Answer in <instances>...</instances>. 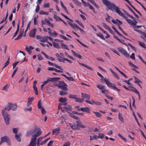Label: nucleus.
<instances>
[{
    "label": "nucleus",
    "mask_w": 146,
    "mask_h": 146,
    "mask_svg": "<svg viewBox=\"0 0 146 146\" xmlns=\"http://www.w3.org/2000/svg\"><path fill=\"white\" fill-rule=\"evenodd\" d=\"M75 21L77 22L78 24L81 27H82L83 28H84V26L82 23L80 21H79L78 20H76Z\"/></svg>",
    "instance_id": "obj_50"
},
{
    "label": "nucleus",
    "mask_w": 146,
    "mask_h": 146,
    "mask_svg": "<svg viewBox=\"0 0 146 146\" xmlns=\"http://www.w3.org/2000/svg\"><path fill=\"white\" fill-rule=\"evenodd\" d=\"M107 16L108 17H106V20L108 22L110 23V20H111L112 17L109 16L108 14H107Z\"/></svg>",
    "instance_id": "obj_40"
},
{
    "label": "nucleus",
    "mask_w": 146,
    "mask_h": 146,
    "mask_svg": "<svg viewBox=\"0 0 146 146\" xmlns=\"http://www.w3.org/2000/svg\"><path fill=\"white\" fill-rule=\"evenodd\" d=\"M126 21L130 25H132L133 23V21H132L129 19H127Z\"/></svg>",
    "instance_id": "obj_62"
},
{
    "label": "nucleus",
    "mask_w": 146,
    "mask_h": 146,
    "mask_svg": "<svg viewBox=\"0 0 146 146\" xmlns=\"http://www.w3.org/2000/svg\"><path fill=\"white\" fill-rule=\"evenodd\" d=\"M48 36H44L41 38L40 41L42 42H46L48 40Z\"/></svg>",
    "instance_id": "obj_30"
},
{
    "label": "nucleus",
    "mask_w": 146,
    "mask_h": 146,
    "mask_svg": "<svg viewBox=\"0 0 146 146\" xmlns=\"http://www.w3.org/2000/svg\"><path fill=\"white\" fill-rule=\"evenodd\" d=\"M78 62L79 63V64H80V65H82V66L86 67V68H87L90 69V70H92V71H94V70L91 67H89V66H88L87 65L85 64H84L83 63H81L80 62H79L78 61Z\"/></svg>",
    "instance_id": "obj_21"
},
{
    "label": "nucleus",
    "mask_w": 146,
    "mask_h": 146,
    "mask_svg": "<svg viewBox=\"0 0 146 146\" xmlns=\"http://www.w3.org/2000/svg\"><path fill=\"white\" fill-rule=\"evenodd\" d=\"M118 118L123 123L124 122V119L123 118V116H122V115H121L120 113L119 112L118 113Z\"/></svg>",
    "instance_id": "obj_27"
},
{
    "label": "nucleus",
    "mask_w": 146,
    "mask_h": 146,
    "mask_svg": "<svg viewBox=\"0 0 146 146\" xmlns=\"http://www.w3.org/2000/svg\"><path fill=\"white\" fill-rule=\"evenodd\" d=\"M117 13H118L120 15L123 17L126 20V21L127 20V19H128V17L127 16H125L123 13H122L120 11L119 9L118 11L117 12Z\"/></svg>",
    "instance_id": "obj_18"
},
{
    "label": "nucleus",
    "mask_w": 146,
    "mask_h": 146,
    "mask_svg": "<svg viewBox=\"0 0 146 146\" xmlns=\"http://www.w3.org/2000/svg\"><path fill=\"white\" fill-rule=\"evenodd\" d=\"M13 130L14 133L16 134L17 133L18 129L16 128H13Z\"/></svg>",
    "instance_id": "obj_60"
},
{
    "label": "nucleus",
    "mask_w": 146,
    "mask_h": 146,
    "mask_svg": "<svg viewBox=\"0 0 146 146\" xmlns=\"http://www.w3.org/2000/svg\"><path fill=\"white\" fill-rule=\"evenodd\" d=\"M70 143L69 142H67L63 146H70Z\"/></svg>",
    "instance_id": "obj_64"
},
{
    "label": "nucleus",
    "mask_w": 146,
    "mask_h": 146,
    "mask_svg": "<svg viewBox=\"0 0 146 146\" xmlns=\"http://www.w3.org/2000/svg\"><path fill=\"white\" fill-rule=\"evenodd\" d=\"M75 101L76 102L79 103H82L84 101V100L80 98H77V97H76V98L75 99Z\"/></svg>",
    "instance_id": "obj_32"
},
{
    "label": "nucleus",
    "mask_w": 146,
    "mask_h": 146,
    "mask_svg": "<svg viewBox=\"0 0 146 146\" xmlns=\"http://www.w3.org/2000/svg\"><path fill=\"white\" fill-rule=\"evenodd\" d=\"M34 90L36 95H38V92L37 88L36 87H33Z\"/></svg>",
    "instance_id": "obj_52"
},
{
    "label": "nucleus",
    "mask_w": 146,
    "mask_h": 146,
    "mask_svg": "<svg viewBox=\"0 0 146 146\" xmlns=\"http://www.w3.org/2000/svg\"><path fill=\"white\" fill-rule=\"evenodd\" d=\"M138 43L140 46H141L144 48H146V45L144 42L139 41H138Z\"/></svg>",
    "instance_id": "obj_31"
},
{
    "label": "nucleus",
    "mask_w": 146,
    "mask_h": 146,
    "mask_svg": "<svg viewBox=\"0 0 146 146\" xmlns=\"http://www.w3.org/2000/svg\"><path fill=\"white\" fill-rule=\"evenodd\" d=\"M93 112L96 114V116L98 117H100L102 115L99 112L95 111H93Z\"/></svg>",
    "instance_id": "obj_46"
},
{
    "label": "nucleus",
    "mask_w": 146,
    "mask_h": 146,
    "mask_svg": "<svg viewBox=\"0 0 146 146\" xmlns=\"http://www.w3.org/2000/svg\"><path fill=\"white\" fill-rule=\"evenodd\" d=\"M69 115L70 116L73 117L74 119H78V118L74 114L72 113H69Z\"/></svg>",
    "instance_id": "obj_34"
},
{
    "label": "nucleus",
    "mask_w": 146,
    "mask_h": 146,
    "mask_svg": "<svg viewBox=\"0 0 146 146\" xmlns=\"http://www.w3.org/2000/svg\"><path fill=\"white\" fill-rule=\"evenodd\" d=\"M66 79L69 81H74V79L72 77H66Z\"/></svg>",
    "instance_id": "obj_61"
},
{
    "label": "nucleus",
    "mask_w": 146,
    "mask_h": 146,
    "mask_svg": "<svg viewBox=\"0 0 146 146\" xmlns=\"http://www.w3.org/2000/svg\"><path fill=\"white\" fill-rule=\"evenodd\" d=\"M135 81L134 82L136 84H138L139 83V82H141V81L138 78H137L136 77H135Z\"/></svg>",
    "instance_id": "obj_58"
},
{
    "label": "nucleus",
    "mask_w": 146,
    "mask_h": 146,
    "mask_svg": "<svg viewBox=\"0 0 146 146\" xmlns=\"http://www.w3.org/2000/svg\"><path fill=\"white\" fill-rule=\"evenodd\" d=\"M36 144L31 141L29 145L27 146H36Z\"/></svg>",
    "instance_id": "obj_59"
},
{
    "label": "nucleus",
    "mask_w": 146,
    "mask_h": 146,
    "mask_svg": "<svg viewBox=\"0 0 146 146\" xmlns=\"http://www.w3.org/2000/svg\"><path fill=\"white\" fill-rule=\"evenodd\" d=\"M17 108V105L16 104H12L8 103L2 111V115L4 117L6 124L9 125V124L10 116L6 112V110L9 111L10 110L13 111H15Z\"/></svg>",
    "instance_id": "obj_1"
},
{
    "label": "nucleus",
    "mask_w": 146,
    "mask_h": 146,
    "mask_svg": "<svg viewBox=\"0 0 146 146\" xmlns=\"http://www.w3.org/2000/svg\"><path fill=\"white\" fill-rule=\"evenodd\" d=\"M19 23L18 22L17 24V29L16 31L15 32V33L14 35L13 36V37H15L16 35L17 34L18 31L19 30Z\"/></svg>",
    "instance_id": "obj_25"
},
{
    "label": "nucleus",
    "mask_w": 146,
    "mask_h": 146,
    "mask_svg": "<svg viewBox=\"0 0 146 146\" xmlns=\"http://www.w3.org/2000/svg\"><path fill=\"white\" fill-rule=\"evenodd\" d=\"M60 79V78H53L52 80L53 82L55 81H57Z\"/></svg>",
    "instance_id": "obj_56"
},
{
    "label": "nucleus",
    "mask_w": 146,
    "mask_h": 146,
    "mask_svg": "<svg viewBox=\"0 0 146 146\" xmlns=\"http://www.w3.org/2000/svg\"><path fill=\"white\" fill-rule=\"evenodd\" d=\"M134 31H136L138 33L140 34H141L143 35L144 36H143L142 35L141 36V37L144 40L146 41V39L145 38V37L146 38V33L144 32H142L141 31L139 30H137L136 29H134Z\"/></svg>",
    "instance_id": "obj_7"
},
{
    "label": "nucleus",
    "mask_w": 146,
    "mask_h": 146,
    "mask_svg": "<svg viewBox=\"0 0 146 146\" xmlns=\"http://www.w3.org/2000/svg\"><path fill=\"white\" fill-rule=\"evenodd\" d=\"M103 80L106 82L108 87L114 88L115 85V84H113L106 78L104 79Z\"/></svg>",
    "instance_id": "obj_9"
},
{
    "label": "nucleus",
    "mask_w": 146,
    "mask_h": 146,
    "mask_svg": "<svg viewBox=\"0 0 146 146\" xmlns=\"http://www.w3.org/2000/svg\"><path fill=\"white\" fill-rule=\"evenodd\" d=\"M82 98L83 99H89L90 98V96L89 94H86L82 93Z\"/></svg>",
    "instance_id": "obj_12"
},
{
    "label": "nucleus",
    "mask_w": 146,
    "mask_h": 146,
    "mask_svg": "<svg viewBox=\"0 0 146 146\" xmlns=\"http://www.w3.org/2000/svg\"><path fill=\"white\" fill-rule=\"evenodd\" d=\"M97 27L100 29L102 31V32L104 33H106V32L104 30L100 27L99 25H97Z\"/></svg>",
    "instance_id": "obj_51"
},
{
    "label": "nucleus",
    "mask_w": 146,
    "mask_h": 146,
    "mask_svg": "<svg viewBox=\"0 0 146 146\" xmlns=\"http://www.w3.org/2000/svg\"><path fill=\"white\" fill-rule=\"evenodd\" d=\"M58 60L60 62H64V59L65 58H64L60 56L58 58H57Z\"/></svg>",
    "instance_id": "obj_45"
},
{
    "label": "nucleus",
    "mask_w": 146,
    "mask_h": 146,
    "mask_svg": "<svg viewBox=\"0 0 146 146\" xmlns=\"http://www.w3.org/2000/svg\"><path fill=\"white\" fill-rule=\"evenodd\" d=\"M62 111L63 112L66 111L69 113L72 111V107L71 106L66 105L63 109H62Z\"/></svg>",
    "instance_id": "obj_6"
},
{
    "label": "nucleus",
    "mask_w": 146,
    "mask_h": 146,
    "mask_svg": "<svg viewBox=\"0 0 146 146\" xmlns=\"http://www.w3.org/2000/svg\"><path fill=\"white\" fill-rule=\"evenodd\" d=\"M118 135L125 142H126L127 141V140L126 138L124 137L121 135L120 133H119Z\"/></svg>",
    "instance_id": "obj_44"
},
{
    "label": "nucleus",
    "mask_w": 146,
    "mask_h": 146,
    "mask_svg": "<svg viewBox=\"0 0 146 146\" xmlns=\"http://www.w3.org/2000/svg\"><path fill=\"white\" fill-rule=\"evenodd\" d=\"M4 142L7 143L9 145H10V143L9 142V139L7 137L5 136L1 138V141L0 142V145H1L2 143Z\"/></svg>",
    "instance_id": "obj_8"
},
{
    "label": "nucleus",
    "mask_w": 146,
    "mask_h": 146,
    "mask_svg": "<svg viewBox=\"0 0 146 146\" xmlns=\"http://www.w3.org/2000/svg\"><path fill=\"white\" fill-rule=\"evenodd\" d=\"M112 28L114 31L119 36H123V35L120 34L113 26H112Z\"/></svg>",
    "instance_id": "obj_35"
},
{
    "label": "nucleus",
    "mask_w": 146,
    "mask_h": 146,
    "mask_svg": "<svg viewBox=\"0 0 146 146\" xmlns=\"http://www.w3.org/2000/svg\"><path fill=\"white\" fill-rule=\"evenodd\" d=\"M131 88L129 89V90H131L136 93L138 95L139 98H140V94L138 91L135 88L131 87Z\"/></svg>",
    "instance_id": "obj_13"
},
{
    "label": "nucleus",
    "mask_w": 146,
    "mask_h": 146,
    "mask_svg": "<svg viewBox=\"0 0 146 146\" xmlns=\"http://www.w3.org/2000/svg\"><path fill=\"white\" fill-rule=\"evenodd\" d=\"M39 14L41 15H48V13L46 12H44L41 10L39 12Z\"/></svg>",
    "instance_id": "obj_47"
},
{
    "label": "nucleus",
    "mask_w": 146,
    "mask_h": 146,
    "mask_svg": "<svg viewBox=\"0 0 146 146\" xmlns=\"http://www.w3.org/2000/svg\"><path fill=\"white\" fill-rule=\"evenodd\" d=\"M42 133L41 130H38L36 133L33 135L31 140V141L36 144V137L40 135Z\"/></svg>",
    "instance_id": "obj_4"
},
{
    "label": "nucleus",
    "mask_w": 146,
    "mask_h": 146,
    "mask_svg": "<svg viewBox=\"0 0 146 146\" xmlns=\"http://www.w3.org/2000/svg\"><path fill=\"white\" fill-rule=\"evenodd\" d=\"M104 135L103 133H99L98 135L99 138L103 139L104 138Z\"/></svg>",
    "instance_id": "obj_55"
},
{
    "label": "nucleus",
    "mask_w": 146,
    "mask_h": 146,
    "mask_svg": "<svg viewBox=\"0 0 146 146\" xmlns=\"http://www.w3.org/2000/svg\"><path fill=\"white\" fill-rule=\"evenodd\" d=\"M32 108L30 107L29 108H26L24 109V111L27 112L28 111H32Z\"/></svg>",
    "instance_id": "obj_63"
},
{
    "label": "nucleus",
    "mask_w": 146,
    "mask_h": 146,
    "mask_svg": "<svg viewBox=\"0 0 146 146\" xmlns=\"http://www.w3.org/2000/svg\"><path fill=\"white\" fill-rule=\"evenodd\" d=\"M60 130V128L58 127L52 130V133L53 135H56L58 134Z\"/></svg>",
    "instance_id": "obj_11"
},
{
    "label": "nucleus",
    "mask_w": 146,
    "mask_h": 146,
    "mask_svg": "<svg viewBox=\"0 0 146 146\" xmlns=\"http://www.w3.org/2000/svg\"><path fill=\"white\" fill-rule=\"evenodd\" d=\"M97 35L100 37L101 39H103V40H105V38H104V37L103 36V35L101 33H98L97 34Z\"/></svg>",
    "instance_id": "obj_38"
},
{
    "label": "nucleus",
    "mask_w": 146,
    "mask_h": 146,
    "mask_svg": "<svg viewBox=\"0 0 146 146\" xmlns=\"http://www.w3.org/2000/svg\"><path fill=\"white\" fill-rule=\"evenodd\" d=\"M76 122L77 123V127H80L82 128H85L86 127L85 125L82 124V123L79 121H76Z\"/></svg>",
    "instance_id": "obj_14"
},
{
    "label": "nucleus",
    "mask_w": 146,
    "mask_h": 146,
    "mask_svg": "<svg viewBox=\"0 0 146 146\" xmlns=\"http://www.w3.org/2000/svg\"><path fill=\"white\" fill-rule=\"evenodd\" d=\"M44 20L47 23V24L48 26H50L52 28L54 27L53 24L51 23L48 19H44Z\"/></svg>",
    "instance_id": "obj_19"
},
{
    "label": "nucleus",
    "mask_w": 146,
    "mask_h": 146,
    "mask_svg": "<svg viewBox=\"0 0 146 146\" xmlns=\"http://www.w3.org/2000/svg\"><path fill=\"white\" fill-rule=\"evenodd\" d=\"M97 87L101 90H102L103 89H105V88L104 86L100 84H98L97 85Z\"/></svg>",
    "instance_id": "obj_29"
},
{
    "label": "nucleus",
    "mask_w": 146,
    "mask_h": 146,
    "mask_svg": "<svg viewBox=\"0 0 146 146\" xmlns=\"http://www.w3.org/2000/svg\"><path fill=\"white\" fill-rule=\"evenodd\" d=\"M92 101L93 102V104H95L97 105H100L102 103V102H95L93 100H92Z\"/></svg>",
    "instance_id": "obj_36"
},
{
    "label": "nucleus",
    "mask_w": 146,
    "mask_h": 146,
    "mask_svg": "<svg viewBox=\"0 0 146 146\" xmlns=\"http://www.w3.org/2000/svg\"><path fill=\"white\" fill-rule=\"evenodd\" d=\"M77 96L76 95H73L72 94L69 95V98H71L75 99L76 98Z\"/></svg>",
    "instance_id": "obj_49"
},
{
    "label": "nucleus",
    "mask_w": 146,
    "mask_h": 146,
    "mask_svg": "<svg viewBox=\"0 0 146 146\" xmlns=\"http://www.w3.org/2000/svg\"><path fill=\"white\" fill-rule=\"evenodd\" d=\"M118 50L122 54L124 55L125 56L127 57H129V54L127 52L126 50L123 48L119 47L118 48Z\"/></svg>",
    "instance_id": "obj_5"
},
{
    "label": "nucleus",
    "mask_w": 146,
    "mask_h": 146,
    "mask_svg": "<svg viewBox=\"0 0 146 146\" xmlns=\"http://www.w3.org/2000/svg\"><path fill=\"white\" fill-rule=\"evenodd\" d=\"M59 101L62 103H65L67 101V99L65 98H61L59 99Z\"/></svg>",
    "instance_id": "obj_22"
},
{
    "label": "nucleus",
    "mask_w": 146,
    "mask_h": 146,
    "mask_svg": "<svg viewBox=\"0 0 146 146\" xmlns=\"http://www.w3.org/2000/svg\"><path fill=\"white\" fill-rule=\"evenodd\" d=\"M25 50L27 51L28 52L30 51L31 50L33 49V48L31 46H29V47H27V46H26L25 48Z\"/></svg>",
    "instance_id": "obj_33"
},
{
    "label": "nucleus",
    "mask_w": 146,
    "mask_h": 146,
    "mask_svg": "<svg viewBox=\"0 0 146 146\" xmlns=\"http://www.w3.org/2000/svg\"><path fill=\"white\" fill-rule=\"evenodd\" d=\"M53 44L54 47L57 48H60V46L59 44L56 42H53Z\"/></svg>",
    "instance_id": "obj_24"
},
{
    "label": "nucleus",
    "mask_w": 146,
    "mask_h": 146,
    "mask_svg": "<svg viewBox=\"0 0 146 146\" xmlns=\"http://www.w3.org/2000/svg\"><path fill=\"white\" fill-rule=\"evenodd\" d=\"M67 94V92H65V91H62V90L60 91L59 92V94L60 95H61V96Z\"/></svg>",
    "instance_id": "obj_41"
},
{
    "label": "nucleus",
    "mask_w": 146,
    "mask_h": 146,
    "mask_svg": "<svg viewBox=\"0 0 146 146\" xmlns=\"http://www.w3.org/2000/svg\"><path fill=\"white\" fill-rule=\"evenodd\" d=\"M126 6L129 9V10L134 14V15L137 18H139V16L137 15L133 11V10L127 5H126Z\"/></svg>",
    "instance_id": "obj_20"
},
{
    "label": "nucleus",
    "mask_w": 146,
    "mask_h": 146,
    "mask_svg": "<svg viewBox=\"0 0 146 146\" xmlns=\"http://www.w3.org/2000/svg\"><path fill=\"white\" fill-rule=\"evenodd\" d=\"M54 18L57 21H58L59 20H60L61 19L58 16L56 15H54L53 16Z\"/></svg>",
    "instance_id": "obj_54"
},
{
    "label": "nucleus",
    "mask_w": 146,
    "mask_h": 146,
    "mask_svg": "<svg viewBox=\"0 0 146 146\" xmlns=\"http://www.w3.org/2000/svg\"><path fill=\"white\" fill-rule=\"evenodd\" d=\"M74 55L76 56L77 57L81 59H82V57L81 56V55H80L78 53H76L75 54H74Z\"/></svg>",
    "instance_id": "obj_53"
},
{
    "label": "nucleus",
    "mask_w": 146,
    "mask_h": 146,
    "mask_svg": "<svg viewBox=\"0 0 146 146\" xmlns=\"http://www.w3.org/2000/svg\"><path fill=\"white\" fill-rule=\"evenodd\" d=\"M48 64L52 66H54L56 68H57L61 70L62 69V68H61V67L60 66L58 65H57L56 64L53 63L49 61H48Z\"/></svg>",
    "instance_id": "obj_15"
},
{
    "label": "nucleus",
    "mask_w": 146,
    "mask_h": 146,
    "mask_svg": "<svg viewBox=\"0 0 146 146\" xmlns=\"http://www.w3.org/2000/svg\"><path fill=\"white\" fill-rule=\"evenodd\" d=\"M80 110L83 112H87L88 113H90V109L88 107L82 108Z\"/></svg>",
    "instance_id": "obj_16"
},
{
    "label": "nucleus",
    "mask_w": 146,
    "mask_h": 146,
    "mask_svg": "<svg viewBox=\"0 0 146 146\" xmlns=\"http://www.w3.org/2000/svg\"><path fill=\"white\" fill-rule=\"evenodd\" d=\"M36 132V129H33L27 133L26 134V136L27 137L30 136L32 135L33 133H34Z\"/></svg>",
    "instance_id": "obj_17"
},
{
    "label": "nucleus",
    "mask_w": 146,
    "mask_h": 146,
    "mask_svg": "<svg viewBox=\"0 0 146 146\" xmlns=\"http://www.w3.org/2000/svg\"><path fill=\"white\" fill-rule=\"evenodd\" d=\"M38 108L39 109H40V108L41 109L42 108H43L41 106V102L40 101L38 102Z\"/></svg>",
    "instance_id": "obj_57"
},
{
    "label": "nucleus",
    "mask_w": 146,
    "mask_h": 146,
    "mask_svg": "<svg viewBox=\"0 0 146 146\" xmlns=\"http://www.w3.org/2000/svg\"><path fill=\"white\" fill-rule=\"evenodd\" d=\"M61 46L62 48H64L66 49L69 50L67 46L64 43H62L61 44Z\"/></svg>",
    "instance_id": "obj_39"
},
{
    "label": "nucleus",
    "mask_w": 146,
    "mask_h": 146,
    "mask_svg": "<svg viewBox=\"0 0 146 146\" xmlns=\"http://www.w3.org/2000/svg\"><path fill=\"white\" fill-rule=\"evenodd\" d=\"M60 3L62 7L64 9V10L68 14H69V13L68 11L66 8V7L63 4V3L62 2V1H60Z\"/></svg>",
    "instance_id": "obj_28"
},
{
    "label": "nucleus",
    "mask_w": 146,
    "mask_h": 146,
    "mask_svg": "<svg viewBox=\"0 0 146 146\" xmlns=\"http://www.w3.org/2000/svg\"><path fill=\"white\" fill-rule=\"evenodd\" d=\"M103 4L109 9L112 11H115L116 13L119 10V8L116 7L113 3H111L108 0H102Z\"/></svg>",
    "instance_id": "obj_2"
},
{
    "label": "nucleus",
    "mask_w": 146,
    "mask_h": 146,
    "mask_svg": "<svg viewBox=\"0 0 146 146\" xmlns=\"http://www.w3.org/2000/svg\"><path fill=\"white\" fill-rule=\"evenodd\" d=\"M102 24L103 26L107 30H108L110 28L104 23L102 22Z\"/></svg>",
    "instance_id": "obj_37"
},
{
    "label": "nucleus",
    "mask_w": 146,
    "mask_h": 146,
    "mask_svg": "<svg viewBox=\"0 0 146 146\" xmlns=\"http://www.w3.org/2000/svg\"><path fill=\"white\" fill-rule=\"evenodd\" d=\"M129 64L131 67H134L136 68H138V67L130 61L128 62Z\"/></svg>",
    "instance_id": "obj_42"
},
{
    "label": "nucleus",
    "mask_w": 146,
    "mask_h": 146,
    "mask_svg": "<svg viewBox=\"0 0 146 146\" xmlns=\"http://www.w3.org/2000/svg\"><path fill=\"white\" fill-rule=\"evenodd\" d=\"M33 100V98L32 97L31 98H29L27 105V106H29L31 105Z\"/></svg>",
    "instance_id": "obj_23"
},
{
    "label": "nucleus",
    "mask_w": 146,
    "mask_h": 146,
    "mask_svg": "<svg viewBox=\"0 0 146 146\" xmlns=\"http://www.w3.org/2000/svg\"><path fill=\"white\" fill-rule=\"evenodd\" d=\"M58 84H56L55 85L57 86L59 88L62 90L65 91H68V88L66 87L67 84L64 82L63 81H59Z\"/></svg>",
    "instance_id": "obj_3"
},
{
    "label": "nucleus",
    "mask_w": 146,
    "mask_h": 146,
    "mask_svg": "<svg viewBox=\"0 0 146 146\" xmlns=\"http://www.w3.org/2000/svg\"><path fill=\"white\" fill-rule=\"evenodd\" d=\"M70 127L73 129L76 130L77 129V127L74 124L70 123Z\"/></svg>",
    "instance_id": "obj_43"
},
{
    "label": "nucleus",
    "mask_w": 146,
    "mask_h": 146,
    "mask_svg": "<svg viewBox=\"0 0 146 146\" xmlns=\"http://www.w3.org/2000/svg\"><path fill=\"white\" fill-rule=\"evenodd\" d=\"M21 136V134H16L15 135V137L16 140L18 141H21V139L20 138V137Z\"/></svg>",
    "instance_id": "obj_26"
},
{
    "label": "nucleus",
    "mask_w": 146,
    "mask_h": 146,
    "mask_svg": "<svg viewBox=\"0 0 146 146\" xmlns=\"http://www.w3.org/2000/svg\"><path fill=\"white\" fill-rule=\"evenodd\" d=\"M50 139V138H48L42 141L41 143V145H43L45 144L46 142Z\"/></svg>",
    "instance_id": "obj_48"
},
{
    "label": "nucleus",
    "mask_w": 146,
    "mask_h": 146,
    "mask_svg": "<svg viewBox=\"0 0 146 146\" xmlns=\"http://www.w3.org/2000/svg\"><path fill=\"white\" fill-rule=\"evenodd\" d=\"M36 29H33L30 31L29 35V36L32 37H34L35 36L36 33Z\"/></svg>",
    "instance_id": "obj_10"
}]
</instances>
